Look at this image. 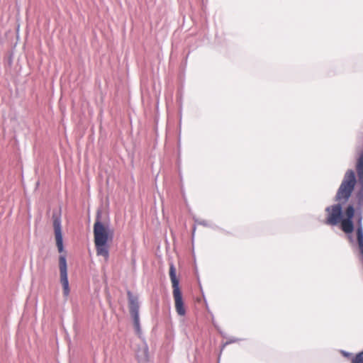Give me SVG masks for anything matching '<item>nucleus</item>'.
<instances>
[{
  "mask_svg": "<svg viewBox=\"0 0 363 363\" xmlns=\"http://www.w3.org/2000/svg\"><path fill=\"white\" fill-rule=\"evenodd\" d=\"M328 216L325 223L330 225L340 224L341 230L346 234H350L354 230L352 221L355 216V209L352 205H348L344 211L340 204H335L326 208Z\"/></svg>",
  "mask_w": 363,
  "mask_h": 363,
  "instance_id": "nucleus-1",
  "label": "nucleus"
},
{
  "mask_svg": "<svg viewBox=\"0 0 363 363\" xmlns=\"http://www.w3.org/2000/svg\"><path fill=\"white\" fill-rule=\"evenodd\" d=\"M113 230L109 226L100 220L99 215L97 216L94 225V238L96 254L103 256L108 259L109 256L107 243L112 241Z\"/></svg>",
  "mask_w": 363,
  "mask_h": 363,
  "instance_id": "nucleus-2",
  "label": "nucleus"
},
{
  "mask_svg": "<svg viewBox=\"0 0 363 363\" xmlns=\"http://www.w3.org/2000/svg\"><path fill=\"white\" fill-rule=\"evenodd\" d=\"M169 278L172 282L175 311L179 316H184L186 313V309L179 286V281L177 277L176 269L173 264L169 267Z\"/></svg>",
  "mask_w": 363,
  "mask_h": 363,
  "instance_id": "nucleus-3",
  "label": "nucleus"
},
{
  "mask_svg": "<svg viewBox=\"0 0 363 363\" xmlns=\"http://www.w3.org/2000/svg\"><path fill=\"white\" fill-rule=\"evenodd\" d=\"M356 183L354 172L352 170H348L344 177V179L337 191L336 199L337 201H347L354 189Z\"/></svg>",
  "mask_w": 363,
  "mask_h": 363,
  "instance_id": "nucleus-4",
  "label": "nucleus"
},
{
  "mask_svg": "<svg viewBox=\"0 0 363 363\" xmlns=\"http://www.w3.org/2000/svg\"><path fill=\"white\" fill-rule=\"evenodd\" d=\"M59 269L60 283L63 289V294L67 297L69 294V286L67 277V265L65 255H62L59 257Z\"/></svg>",
  "mask_w": 363,
  "mask_h": 363,
  "instance_id": "nucleus-5",
  "label": "nucleus"
},
{
  "mask_svg": "<svg viewBox=\"0 0 363 363\" xmlns=\"http://www.w3.org/2000/svg\"><path fill=\"white\" fill-rule=\"evenodd\" d=\"M53 228L55 232V238L56 241V245L60 253L64 251L63 240L61 228V219L59 216L53 214Z\"/></svg>",
  "mask_w": 363,
  "mask_h": 363,
  "instance_id": "nucleus-6",
  "label": "nucleus"
},
{
  "mask_svg": "<svg viewBox=\"0 0 363 363\" xmlns=\"http://www.w3.org/2000/svg\"><path fill=\"white\" fill-rule=\"evenodd\" d=\"M129 310L134 320L135 326L139 328V303L138 298L134 296L130 291L128 292Z\"/></svg>",
  "mask_w": 363,
  "mask_h": 363,
  "instance_id": "nucleus-7",
  "label": "nucleus"
},
{
  "mask_svg": "<svg viewBox=\"0 0 363 363\" xmlns=\"http://www.w3.org/2000/svg\"><path fill=\"white\" fill-rule=\"evenodd\" d=\"M352 363H363V351L357 354L352 358Z\"/></svg>",
  "mask_w": 363,
  "mask_h": 363,
  "instance_id": "nucleus-8",
  "label": "nucleus"
},
{
  "mask_svg": "<svg viewBox=\"0 0 363 363\" xmlns=\"http://www.w3.org/2000/svg\"><path fill=\"white\" fill-rule=\"evenodd\" d=\"M342 354H343L345 357H350V356H351V354L347 353V352H344V351H343V352H342Z\"/></svg>",
  "mask_w": 363,
  "mask_h": 363,
  "instance_id": "nucleus-9",
  "label": "nucleus"
}]
</instances>
